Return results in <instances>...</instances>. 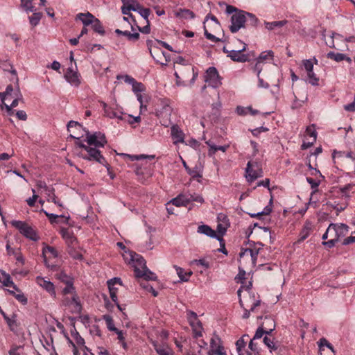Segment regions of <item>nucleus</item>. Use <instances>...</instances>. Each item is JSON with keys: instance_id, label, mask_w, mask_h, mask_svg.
Here are the masks:
<instances>
[{"instance_id": "obj_1", "label": "nucleus", "mask_w": 355, "mask_h": 355, "mask_svg": "<svg viewBox=\"0 0 355 355\" xmlns=\"http://www.w3.org/2000/svg\"><path fill=\"white\" fill-rule=\"evenodd\" d=\"M60 279L66 282V286L63 288V294L64 295L62 300L63 304L71 306L72 311L74 313L80 312L81 305L78 301V297L74 293V288L71 281L65 275H61Z\"/></svg>"}, {"instance_id": "obj_2", "label": "nucleus", "mask_w": 355, "mask_h": 355, "mask_svg": "<svg viewBox=\"0 0 355 355\" xmlns=\"http://www.w3.org/2000/svg\"><path fill=\"white\" fill-rule=\"evenodd\" d=\"M242 287L239 288L237 291L238 296L239 297V304L242 308L245 310V312L243 315V318L247 319L250 317V312L254 311L255 308L260 305L261 301L259 299H255V295L254 293L248 292V299L245 301L246 306H250V310L247 309L242 300L241 299V293Z\"/></svg>"}, {"instance_id": "obj_3", "label": "nucleus", "mask_w": 355, "mask_h": 355, "mask_svg": "<svg viewBox=\"0 0 355 355\" xmlns=\"http://www.w3.org/2000/svg\"><path fill=\"white\" fill-rule=\"evenodd\" d=\"M11 224L26 238H28L34 241H36L39 239V236H37L36 232L28 223L21 220H12L11 221Z\"/></svg>"}, {"instance_id": "obj_4", "label": "nucleus", "mask_w": 355, "mask_h": 355, "mask_svg": "<svg viewBox=\"0 0 355 355\" xmlns=\"http://www.w3.org/2000/svg\"><path fill=\"white\" fill-rule=\"evenodd\" d=\"M245 178L248 182H252L263 176V171L259 163L248 162L245 168Z\"/></svg>"}, {"instance_id": "obj_5", "label": "nucleus", "mask_w": 355, "mask_h": 355, "mask_svg": "<svg viewBox=\"0 0 355 355\" xmlns=\"http://www.w3.org/2000/svg\"><path fill=\"white\" fill-rule=\"evenodd\" d=\"M160 108L156 110V114L159 118L162 119L161 121L163 125L168 126V121L172 112V108L170 106V102L168 99H160Z\"/></svg>"}, {"instance_id": "obj_6", "label": "nucleus", "mask_w": 355, "mask_h": 355, "mask_svg": "<svg viewBox=\"0 0 355 355\" xmlns=\"http://www.w3.org/2000/svg\"><path fill=\"white\" fill-rule=\"evenodd\" d=\"M92 146H89V147L87 148V154H85L81 151L78 153V155L84 159L96 161L103 165H105V159L104 157L101 154L99 150H98L96 147L92 148Z\"/></svg>"}, {"instance_id": "obj_7", "label": "nucleus", "mask_w": 355, "mask_h": 355, "mask_svg": "<svg viewBox=\"0 0 355 355\" xmlns=\"http://www.w3.org/2000/svg\"><path fill=\"white\" fill-rule=\"evenodd\" d=\"M86 141L89 146L96 148L103 147L107 143L105 135L100 132L90 134L89 131H86Z\"/></svg>"}, {"instance_id": "obj_8", "label": "nucleus", "mask_w": 355, "mask_h": 355, "mask_svg": "<svg viewBox=\"0 0 355 355\" xmlns=\"http://www.w3.org/2000/svg\"><path fill=\"white\" fill-rule=\"evenodd\" d=\"M230 29L232 33H236L239 29L244 27L245 18L244 11L240 10L233 14L231 18Z\"/></svg>"}, {"instance_id": "obj_9", "label": "nucleus", "mask_w": 355, "mask_h": 355, "mask_svg": "<svg viewBox=\"0 0 355 355\" xmlns=\"http://www.w3.org/2000/svg\"><path fill=\"white\" fill-rule=\"evenodd\" d=\"M187 319L192 328L195 337L201 336L202 327L197 314L193 311H189L187 312Z\"/></svg>"}, {"instance_id": "obj_10", "label": "nucleus", "mask_w": 355, "mask_h": 355, "mask_svg": "<svg viewBox=\"0 0 355 355\" xmlns=\"http://www.w3.org/2000/svg\"><path fill=\"white\" fill-rule=\"evenodd\" d=\"M205 81L212 87H218L221 85L218 73L215 67H209L206 71Z\"/></svg>"}, {"instance_id": "obj_11", "label": "nucleus", "mask_w": 355, "mask_h": 355, "mask_svg": "<svg viewBox=\"0 0 355 355\" xmlns=\"http://www.w3.org/2000/svg\"><path fill=\"white\" fill-rule=\"evenodd\" d=\"M246 49V44H243V47L238 50H229L226 46L223 47V51L228 53V56L234 61L244 62L248 61V55L243 54L242 52Z\"/></svg>"}, {"instance_id": "obj_12", "label": "nucleus", "mask_w": 355, "mask_h": 355, "mask_svg": "<svg viewBox=\"0 0 355 355\" xmlns=\"http://www.w3.org/2000/svg\"><path fill=\"white\" fill-rule=\"evenodd\" d=\"M150 53L154 60L162 65H166L169 61L166 54L158 48H154L153 51L150 49Z\"/></svg>"}, {"instance_id": "obj_13", "label": "nucleus", "mask_w": 355, "mask_h": 355, "mask_svg": "<svg viewBox=\"0 0 355 355\" xmlns=\"http://www.w3.org/2000/svg\"><path fill=\"white\" fill-rule=\"evenodd\" d=\"M36 282L40 286L42 287L45 291H46L51 296H55V287L52 282L41 277H37L36 278Z\"/></svg>"}, {"instance_id": "obj_14", "label": "nucleus", "mask_w": 355, "mask_h": 355, "mask_svg": "<svg viewBox=\"0 0 355 355\" xmlns=\"http://www.w3.org/2000/svg\"><path fill=\"white\" fill-rule=\"evenodd\" d=\"M64 78L71 85L77 87L80 83L78 73L71 67L67 69L64 74Z\"/></svg>"}, {"instance_id": "obj_15", "label": "nucleus", "mask_w": 355, "mask_h": 355, "mask_svg": "<svg viewBox=\"0 0 355 355\" xmlns=\"http://www.w3.org/2000/svg\"><path fill=\"white\" fill-rule=\"evenodd\" d=\"M263 343L270 349L271 353L275 352L278 354L281 352V345L277 340H275L274 338H271L268 336H265L263 338Z\"/></svg>"}, {"instance_id": "obj_16", "label": "nucleus", "mask_w": 355, "mask_h": 355, "mask_svg": "<svg viewBox=\"0 0 355 355\" xmlns=\"http://www.w3.org/2000/svg\"><path fill=\"white\" fill-rule=\"evenodd\" d=\"M141 270L137 266H135V272L137 277H143L145 280H155L157 276L155 273L150 271L146 266Z\"/></svg>"}, {"instance_id": "obj_17", "label": "nucleus", "mask_w": 355, "mask_h": 355, "mask_svg": "<svg viewBox=\"0 0 355 355\" xmlns=\"http://www.w3.org/2000/svg\"><path fill=\"white\" fill-rule=\"evenodd\" d=\"M171 132V137L175 144L184 142V134L177 125H172Z\"/></svg>"}, {"instance_id": "obj_18", "label": "nucleus", "mask_w": 355, "mask_h": 355, "mask_svg": "<svg viewBox=\"0 0 355 355\" xmlns=\"http://www.w3.org/2000/svg\"><path fill=\"white\" fill-rule=\"evenodd\" d=\"M175 205L176 207H186L189 204V200L187 198V194H179L176 198H173L167 203L168 206Z\"/></svg>"}, {"instance_id": "obj_19", "label": "nucleus", "mask_w": 355, "mask_h": 355, "mask_svg": "<svg viewBox=\"0 0 355 355\" xmlns=\"http://www.w3.org/2000/svg\"><path fill=\"white\" fill-rule=\"evenodd\" d=\"M258 253V250H254L250 248H246L241 251V252L239 253V257L240 259L244 257L250 258L252 261V264L253 266H255L257 263Z\"/></svg>"}, {"instance_id": "obj_20", "label": "nucleus", "mask_w": 355, "mask_h": 355, "mask_svg": "<svg viewBox=\"0 0 355 355\" xmlns=\"http://www.w3.org/2000/svg\"><path fill=\"white\" fill-rule=\"evenodd\" d=\"M325 40V43L326 44L330 47V48H334L337 50H340V51H344V49L345 48H343V47H340V46H336L335 43H334V40H343V36L340 34H338V33H332L331 35L329 36V40Z\"/></svg>"}, {"instance_id": "obj_21", "label": "nucleus", "mask_w": 355, "mask_h": 355, "mask_svg": "<svg viewBox=\"0 0 355 355\" xmlns=\"http://www.w3.org/2000/svg\"><path fill=\"white\" fill-rule=\"evenodd\" d=\"M10 98H13L12 102L10 105L6 104L5 103H3L5 105V107L8 112L10 115H12L13 114V111L12 110V108L15 107L18 105V103L19 101H22V96L20 93V92L18 90L17 92V94H15L12 97Z\"/></svg>"}, {"instance_id": "obj_22", "label": "nucleus", "mask_w": 355, "mask_h": 355, "mask_svg": "<svg viewBox=\"0 0 355 355\" xmlns=\"http://www.w3.org/2000/svg\"><path fill=\"white\" fill-rule=\"evenodd\" d=\"M76 19L80 20L85 26H89L92 24L96 17L92 14L87 12L86 13H78Z\"/></svg>"}, {"instance_id": "obj_23", "label": "nucleus", "mask_w": 355, "mask_h": 355, "mask_svg": "<svg viewBox=\"0 0 355 355\" xmlns=\"http://www.w3.org/2000/svg\"><path fill=\"white\" fill-rule=\"evenodd\" d=\"M261 327L266 330V334L269 335L275 328V320L270 317L266 316Z\"/></svg>"}, {"instance_id": "obj_24", "label": "nucleus", "mask_w": 355, "mask_h": 355, "mask_svg": "<svg viewBox=\"0 0 355 355\" xmlns=\"http://www.w3.org/2000/svg\"><path fill=\"white\" fill-rule=\"evenodd\" d=\"M0 282H1L5 286L12 287L15 290H17V288L12 281L10 275L3 270L0 271Z\"/></svg>"}, {"instance_id": "obj_25", "label": "nucleus", "mask_w": 355, "mask_h": 355, "mask_svg": "<svg viewBox=\"0 0 355 355\" xmlns=\"http://www.w3.org/2000/svg\"><path fill=\"white\" fill-rule=\"evenodd\" d=\"M175 16L180 19H193L195 17V14L189 9L180 8L175 12Z\"/></svg>"}, {"instance_id": "obj_26", "label": "nucleus", "mask_w": 355, "mask_h": 355, "mask_svg": "<svg viewBox=\"0 0 355 355\" xmlns=\"http://www.w3.org/2000/svg\"><path fill=\"white\" fill-rule=\"evenodd\" d=\"M288 21L287 20H282V21H274L272 22H264L265 28L268 31H273L275 29L281 28L282 27L284 26L286 24H287Z\"/></svg>"}, {"instance_id": "obj_27", "label": "nucleus", "mask_w": 355, "mask_h": 355, "mask_svg": "<svg viewBox=\"0 0 355 355\" xmlns=\"http://www.w3.org/2000/svg\"><path fill=\"white\" fill-rule=\"evenodd\" d=\"M335 230L336 232V239L338 241L340 237H343L347 234L349 227L343 223H335Z\"/></svg>"}, {"instance_id": "obj_28", "label": "nucleus", "mask_w": 355, "mask_h": 355, "mask_svg": "<svg viewBox=\"0 0 355 355\" xmlns=\"http://www.w3.org/2000/svg\"><path fill=\"white\" fill-rule=\"evenodd\" d=\"M198 233L205 234L211 238H216L217 235L214 230L207 225H202L198 227Z\"/></svg>"}, {"instance_id": "obj_29", "label": "nucleus", "mask_w": 355, "mask_h": 355, "mask_svg": "<svg viewBox=\"0 0 355 355\" xmlns=\"http://www.w3.org/2000/svg\"><path fill=\"white\" fill-rule=\"evenodd\" d=\"M312 231V225L310 222H306L304 224L300 234V239L298 240V242H302L304 241L311 234Z\"/></svg>"}, {"instance_id": "obj_30", "label": "nucleus", "mask_w": 355, "mask_h": 355, "mask_svg": "<svg viewBox=\"0 0 355 355\" xmlns=\"http://www.w3.org/2000/svg\"><path fill=\"white\" fill-rule=\"evenodd\" d=\"M44 187L45 193L48 197V201H51L58 206L62 207V205L60 203V200H57V198L54 193V189L52 187H48L46 185H44Z\"/></svg>"}, {"instance_id": "obj_31", "label": "nucleus", "mask_w": 355, "mask_h": 355, "mask_svg": "<svg viewBox=\"0 0 355 355\" xmlns=\"http://www.w3.org/2000/svg\"><path fill=\"white\" fill-rule=\"evenodd\" d=\"M48 254H49V258H51V257L55 258L58 257V252L53 247L45 246L43 248V250H42V255L44 257L45 263H46Z\"/></svg>"}, {"instance_id": "obj_32", "label": "nucleus", "mask_w": 355, "mask_h": 355, "mask_svg": "<svg viewBox=\"0 0 355 355\" xmlns=\"http://www.w3.org/2000/svg\"><path fill=\"white\" fill-rule=\"evenodd\" d=\"M174 268L177 272V274L178 277H180V280L182 282H187L192 275V272H184V269L181 267H179L178 266H174Z\"/></svg>"}, {"instance_id": "obj_33", "label": "nucleus", "mask_w": 355, "mask_h": 355, "mask_svg": "<svg viewBox=\"0 0 355 355\" xmlns=\"http://www.w3.org/2000/svg\"><path fill=\"white\" fill-rule=\"evenodd\" d=\"M155 349L159 355H170L172 350L167 345H154Z\"/></svg>"}, {"instance_id": "obj_34", "label": "nucleus", "mask_w": 355, "mask_h": 355, "mask_svg": "<svg viewBox=\"0 0 355 355\" xmlns=\"http://www.w3.org/2000/svg\"><path fill=\"white\" fill-rule=\"evenodd\" d=\"M17 92L13 93V87L12 85H9L7 86L6 92L0 93V98L2 101V103H4V101L7 100L8 98L12 97Z\"/></svg>"}, {"instance_id": "obj_35", "label": "nucleus", "mask_w": 355, "mask_h": 355, "mask_svg": "<svg viewBox=\"0 0 355 355\" xmlns=\"http://www.w3.org/2000/svg\"><path fill=\"white\" fill-rule=\"evenodd\" d=\"M92 25V28L94 29V31L95 32L99 33L101 35H104V33H105L104 28L98 19L96 18L93 21Z\"/></svg>"}, {"instance_id": "obj_36", "label": "nucleus", "mask_w": 355, "mask_h": 355, "mask_svg": "<svg viewBox=\"0 0 355 355\" xmlns=\"http://www.w3.org/2000/svg\"><path fill=\"white\" fill-rule=\"evenodd\" d=\"M327 57L329 59H331V60L337 62H339L344 60L345 54L330 51L327 53Z\"/></svg>"}, {"instance_id": "obj_37", "label": "nucleus", "mask_w": 355, "mask_h": 355, "mask_svg": "<svg viewBox=\"0 0 355 355\" xmlns=\"http://www.w3.org/2000/svg\"><path fill=\"white\" fill-rule=\"evenodd\" d=\"M103 320L105 321L107 327L109 330L114 331H117V328L114 327V321L112 318L109 315H104L103 316Z\"/></svg>"}, {"instance_id": "obj_38", "label": "nucleus", "mask_w": 355, "mask_h": 355, "mask_svg": "<svg viewBox=\"0 0 355 355\" xmlns=\"http://www.w3.org/2000/svg\"><path fill=\"white\" fill-rule=\"evenodd\" d=\"M131 260L132 261L137 262V266L141 267V268L146 267V261L142 257L139 256V254H134L133 255H131Z\"/></svg>"}, {"instance_id": "obj_39", "label": "nucleus", "mask_w": 355, "mask_h": 355, "mask_svg": "<svg viewBox=\"0 0 355 355\" xmlns=\"http://www.w3.org/2000/svg\"><path fill=\"white\" fill-rule=\"evenodd\" d=\"M202 346L199 344L194 343L191 349L187 353V355H202L201 354Z\"/></svg>"}, {"instance_id": "obj_40", "label": "nucleus", "mask_w": 355, "mask_h": 355, "mask_svg": "<svg viewBox=\"0 0 355 355\" xmlns=\"http://www.w3.org/2000/svg\"><path fill=\"white\" fill-rule=\"evenodd\" d=\"M245 23L249 24L251 26H255L257 22V18L252 13L244 11Z\"/></svg>"}, {"instance_id": "obj_41", "label": "nucleus", "mask_w": 355, "mask_h": 355, "mask_svg": "<svg viewBox=\"0 0 355 355\" xmlns=\"http://www.w3.org/2000/svg\"><path fill=\"white\" fill-rule=\"evenodd\" d=\"M42 17V14L40 12H34L31 16L29 17L30 24L33 26H37Z\"/></svg>"}, {"instance_id": "obj_42", "label": "nucleus", "mask_w": 355, "mask_h": 355, "mask_svg": "<svg viewBox=\"0 0 355 355\" xmlns=\"http://www.w3.org/2000/svg\"><path fill=\"white\" fill-rule=\"evenodd\" d=\"M220 339L218 336L212 338L210 341L211 349L208 353L209 355H211V352L214 350L216 348H218V347H220Z\"/></svg>"}, {"instance_id": "obj_43", "label": "nucleus", "mask_w": 355, "mask_h": 355, "mask_svg": "<svg viewBox=\"0 0 355 355\" xmlns=\"http://www.w3.org/2000/svg\"><path fill=\"white\" fill-rule=\"evenodd\" d=\"M332 157H333L334 159H335L336 158H342L343 157L350 158L351 159H352L354 157V155L352 152L345 153V152H335L334 151Z\"/></svg>"}, {"instance_id": "obj_44", "label": "nucleus", "mask_w": 355, "mask_h": 355, "mask_svg": "<svg viewBox=\"0 0 355 355\" xmlns=\"http://www.w3.org/2000/svg\"><path fill=\"white\" fill-rule=\"evenodd\" d=\"M306 135L310 137L311 140L313 141H316L317 138V132L315 130L314 125L309 126L306 130Z\"/></svg>"}, {"instance_id": "obj_45", "label": "nucleus", "mask_w": 355, "mask_h": 355, "mask_svg": "<svg viewBox=\"0 0 355 355\" xmlns=\"http://www.w3.org/2000/svg\"><path fill=\"white\" fill-rule=\"evenodd\" d=\"M21 6L26 12H33L34 6H33L31 0H21Z\"/></svg>"}, {"instance_id": "obj_46", "label": "nucleus", "mask_w": 355, "mask_h": 355, "mask_svg": "<svg viewBox=\"0 0 355 355\" xmlns=\"http://www.w3.org/2000/svg\"><path fill=\"white\" fill-rule=\"evenodd\" d=\"M306 73H307V76L309 78V83L314 86L318 85L319 78L316 76V75L315 74L313 71H312L311 72H306Z\"/></svg>"}, {"instance_id": "obj_47", "label": "nucleus", "mask_w": 355, "mask_h": 355, "mask_svg": "<svg viewBox=\"0 0 355 355\" xmlns=\"http://www.w3.org/2000/svg\"><path fill=\"white\" fill-rule=\"evenodd\" d=\"M132 89L135 92V94H139V93L145 91L146 87L141 83H139L137 81L132 86Z\"/></svg>"}, {"instance_id": "obj_48", "label": "nucleus", "mask_w": 355, "mask_h": 355, "mask_svg": "<svg viewBox=\"0 0 355 355\" xmlns=\"http://www.w3.org/2000/svg\"><path fill=\"white\" fill-rule=\"evenodd\" d=\"M354 184H348L345 185L343 187L340 188V193L342 196L348 198L349 197V191L353 188Z\"/></svg>"}, {"instance_id": "obj_49", "label": "nucleus", "mask_w": 355, "mask_h": 355, "mask_svg": "<svg viewBox=\"0 0 355 355\" xmlns=\"http://www.w3.org/2000/svg\"><path fill=\"white\" fill-rule=\"evenodd\" d=\"M187 198L189 200V203L191 202L195 201L197 202H199L200 204H202L204 202V199L202 196L198 195V194H187Z\"/></svg>"}, {"instance_id": "obj_50", "label": "nucleus", "mask_w": 355, "mask_h": 355, "mask_svg": "<svg viewBox=\"0 0 355 355\" xmlns=\"http://www.w3.org/2000/svg\"><path fill=\"white\" fill-rule=\"evenodd\" d=\"M248 337L247 335H244L242 338L239 339L236 343V349L238 352L243 350L246 345V341L245 340V338Z\"/></svg>"}, {"instance_id": "obj_51", "label": "nucleus", "mask_w": 355, "mask_h": 355, "mask_svg": "<svg viewBox=\"0 0 355 355\" xmlns=\"http://www.w3.org/2000/svg\"><path fill=\"white\" fill-rule=\"evenodd\" d=\"M77 248L68 249L69 254L75 259H82V254L76 250Z\"/></svg>"}, {"instance_id": "obj_52", "label": "nucleus", "mask_w": 355, "mask_h": 355, "mask_svg": "<svg viewBox=\"0 0 355 355\" xmlns=\"http://www.w3.org/2000/svg\"><path fill=\"white\" fill-rule=\"evenodd\" d=\"M272 209L269 206H266L262 211L256 213V214H251L250 216L252 218L254 217H259L261 216H267L269 215V214L271 212Z\"/></svg>"}, {"instance_id": "obj_53", "label": "nucleus", "mask_w": 355, "mask_h": 355, "mask_svg": "<svg viewBox=\"0 0 355 355\" xmlns=\"http://www.w3.org/2000/svg\"><path fill=\"white\" fill-rule=\"evenodd\" d=\"M116 283H119V284H121L120 279L114 278L107 282L110 292H112V291L116 292L117 288H116L114 287V284Z\"/></svg>"}, {"instance_id": "obj_54", "label": "nucleus", "mask_w": 355, "mask_h": 355, "mask_svg": "<svg viewBox=\"0 0 355 355\" xmlns=\"http://www.w3.org/2000/svg\"><path fill=\"white\" fill-rule=\"evenodd\" d=\"M302 62L306 72H311L313 71V62L311 59L304 60Z\"/></svg>"}, {"instance_id": "obj_55", "label": "nucleus", "mask_w": 355, "mask_h": 355, "mask_svg": "<svg viewBox=\"0 0 355 355\" xmlns=\"http://www.w3.org/2000/svg\"><path fill=\"white\" fill-rule=\"evenodd\" d=\"M184 166L188 173L191 175L193 178H200L199 172L197 170L189 168V166L186 164L185 162H183Z\"/></svg>"}, {"instance_id": "obj_56", "label": "nucleus", "mask_w": 355, "mask_h": 355, "mask_svg": "<svg viewBox=\"0 0 355 355\" xmlns=\"http://www.w3.org/2000/svg\"><path fill=\"white\" fill-rule=\"evenodd\" d=\"M65 242L68 246V249L78 247V241L74 236L65 241Z\"/></svg>"}, {"instance_id": "obj_57", "label": "nucleus", "mask_w": 355, "mask_h": 355, "mask_svg": "<svg viewBox=\"0 0 355 355\" xmlns=\"http://www.w3.org/2000/svg\"><path fill=\"white\" fill-rule=\"evenodd\" d=\"M273 56L274 53L272 51H263L259 55L257 60H260L262 62L263 60H266L268 57L272 58Z\"/></svg>"}, {"instance_id": "obj_58", "label": "nucleus", "mask_w": 355, "mask_h": 355, "mask_svg": "<svg viewBox=\"0 0 355 355\" xmlns=\"http://www.w3.org/2000/svg\"><path fill=\"white\" fill-rule=\"evenodd\" d=\"M72 128L80 130L83 127L79 123L74 121H70L67 124V130L71 132Z\"/></svg>"}, {"instance_id": "obj_59", "label": "nucleus", "mask_w": 355, "mask_h": 355, "mask_svg": "<svg viewBox=\"0 0 355 355\" xmlns=\"http://www.w3.org/2000/svg\"><path fill=\"white\" fill-rule=\"evenodd\" d=\"M306 181L311 185V189L314 190L313 192H315L317 190V188L320 183V180L317 181L311 178H306Z\"/></svg>"}, {"instance_id": "obj_60", "label": "nucleus", "mask_w": 355, "mask_h": 355, "mask_svg": "<svg viewBox=\"0 0 355 355\" xmlns=\"http://www.w3.org/2000/svg\"><path fill=\"white\" fill-rule=\"evenodd\" d=\"M23 351L21 346H14L9 351V355H21Z\"/></svg>"}, {"instance_id": "obj_61", "label": "nucleus", "mask_w": 355, "mask_h": 355, "mask_svg": "<svg viewBox=\"0 0 355 355\" xmlns=\"http://www.w3.org/2000/svg\"><path fill=\"white\" fill-rule=\"evenodd\" d=\"M138 12L140 14V15L146 19V21H148V17L150 13V10L148 8H144L143 7L138 11Z\"/></svg>"}, {"instance_id": "obj_62", "label": "nucleus", "mask_w": 355, "mask_h": 355, "mask_svg": "<svg viewBox=\"0 0 355 355\" xmlns=\"http://www.w3.org/2000/svg\"><path fill=\"white\" fill-rule=\"evenodd\" d=\"M60 234H62V238L67 241L73 236V233L69 231L67 229L62 228L60 230Z\"/></svg>"}, {"instance_id": "obj_63", "label": "nucleus", "mask_w": 355, "mask_h": 355, "mask_svg": "<svg viewBox=\"0 0 355 355\" xmlns=\"http://www.w3.org/2000/svg\"><path fill=\"white\" fill-rule=\"evenodd\" d=\"M72 336L76 340V343L79 346H83L85 343L84 339L78 334V332L72 333Z\"/></svg>"}, {"instance_id": "obj_64", "label": "nucleus", "mask_w": 355, "mask_h": 355, "mask_svg": "<svg viewBox=\"0 0 355 355\" xmlns=\"http://www.w3.org/2000/svg\"><path fill=\"white\" fill-rule=\"evenodd\" d=\"M129 6L132 11L138 12L142 6L136 1L132 0L129 3Z\"/></svg>"}]
</instances>
